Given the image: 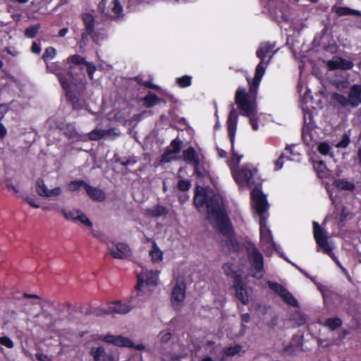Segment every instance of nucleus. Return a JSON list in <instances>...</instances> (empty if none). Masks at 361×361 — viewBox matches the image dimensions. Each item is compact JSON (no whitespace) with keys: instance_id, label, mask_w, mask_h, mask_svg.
Wrapping results in <instances>:
<instances>
[{"instance_id":"10","label":"nucleus","mask_w":361,"mask_h":361,"mask_svg":"<svg viewBox=\"0 0 361 361\" xmlns=\"http://www.w3.org/2000/svg\"><path fill=\"white\" fill-rule=\"evenodd\" d=\"M171 293V302L175 308H179L185 297V285L182 278L175 282Z\"/></svg>"},{"instance_id":"26","label":"nucleus","mask_w":361,"mask_h":361,"mask_svg":"<svg viewBox=\"0 0 361 361\" xmlns=\"http://www.w3.org/2000/svg\"><path fill=\"white\" fill-rule=\"evenodd\" d=\"M314 167L320 178H327L330 175V170L326 167L323 161L314 162Z\"/></svg>"},{"instance_id":"64","label":"nucleus","mask_w":361,"mask_h":361,"mask_svg":"<svg viewBox=\"0 0 361 361\" xmlns=\"http://www.w3.org/2000/svg\"><path fill=\"white\" fill-rule=\"evenodd\" d=\"M218 153L221 157H224L226 155V152L224 150L221 149H218Z\"/></svg>"},{"instance_id":"12","label":"nucleus","mask_w":361,"mask_h":361,"mask_svg":"<svg viewBox=\"0 0 361 361\" xmlns=\"http://www.w3.org/2000/svg\"><path fill=\"white\" fill-rule=\"evenodd\" d=\"M268 284L269 287L273 291L277 293L288 305L293 307H296L298 305L296 299L287 289L283 288L281 285L274 282H269Z\"/></svg>"},{"instance_id":"14","label":"nucleus","mask_w":361,"mask_h":361,"mask_svg":"<svg viewBox=\"0 0 361 361\" xmlns=\"http://www.w3.org/2000/svg\"><path fill=\"white\" fill-rule=\"evenodd\" d=\"M234 287L235 289V295L238 299H239L242 303L247 305L251 298L252 293V289L247 287L241 279L235 281Z\"/></svg>"},{"instance_id":"27","label":"nucleus","mask_w":361,"mask_h":361,"mask_svg":"<svg viewBox=\"0 0 361 361\" xmlns=\"http://www.w3.org/2000/svg\"><path fill=\"white\" fill-rule=\"evenodd\" d=\"M242 351V347L240 345L235 344L233 345H231L226 349L221 348V353H219L221 355L224 356V360L226 357L228 356H233L235 355L239 354Z\"/></svg>"},{"instance_id":"49","label":"nucleus","mask_w":361,"mask_h":361,"mask_svg":"<svg viewBox=\"0 0 361 361\" xmlns=\"http://www.w3.org/2000/svg\"><path fill=\"white\" fill-rule=\"evenodd\" d=\"M191 186L190 181L186 180H180L178 182V189L182 191L188 190Z\"/></svg>"},{"instance_id":"20","label":"nucleus","mask_w":361,"mask_h":361,"mask_svg":"<svg viewBox=\"0 0 361 361\" xmlns=\"http://www.w3.org/2000/svg\"><path fill=\"white\" fill-rule=\"evenodd\" d=\"M90 353L94 361H114V356L108 353L102 346L92 347Z\"/></svg>"},{"instance_id":"6","label":"nucleus","mask_w":361,"mask_h":361,"mask_svg":"<svg viewBox=\"0 0 361 361\" xmlns=\"http://www.w3.org/2000/svg\"><path fill=\"white\" fill-rule=\"evenodd\" d=\"M313 234L315 239L318 251L328 255L341 268L344 269L335 255L333 250L335 246L331 240H329L327 232L317 222L313 223Z\"/></svg>"},{"instance_id":"8","label":"nucleus","mask_w":361,"mask_h":361,"mask_svg":"<svg viewBox=\"0 0 361 361\" xmlns=\"http://www.w3.org/2000/svg\"><path fill=\"white\" fill-rule=\"evenodd\" d=\"M248 254L252 276L257 279H261L264 275V262L262 254L255 245L248 248Z\"/></svg>"},{"instance_id":"37","label":"nucleus","mask_w":361,"mask_h":361,"mask_svg":"<svg viewBox=\"0 0 361 361\" xmlns=\"http://www.w3.org/2000/svg\"><path fill=\"white\" fill-rule=\"evenodd\" d=\"M317 150L322 155H329L331 157H333V153L331 151V147L326 142H320L317 146Z\"/></svg>"},{"instance_id":"13","label":"nucleus","mask_w":361,"mask_h":361,"mask_svg":"<svg viewBox=\"0 0 361 361\" xmlns=\"http://www.w3.org/2000/svg\"><path fill=\"white\" fill-rule=\"evenodd\" d=\"M181 141L177 139L173 140L161 156V162L166 163L178 159Z\"/></svg>"},{"instance_id":"7","label":"nucleus","mask_w":361,"mask_h":361,"mask_svg":"<svg viewBox=\"0 0 361 361\" xmlns=\"http://www.w3.org/2000/svg\"><path fill=\"white\" fill-rule=\"evenodd\" d=\"M159 272L142 270L137 274V284L136 289L138 290V295L142 296L144 293L151 292L152 288L157 284Z\"/></svg>"},{"instance_id":"9","label":"nucleus","mask_w":361,"mask_h":361,"mask_svg":"<svg viewBox=\"0 0 361 361\" xmlns=\"http://www.w3.org/2000/svg\"><path fill=\"white\" fill-rule=\"evenodd\" d=\"M132 309V306L126 303H122L119 301H116L111 302L106 306L102 307L99 314L102 316H105L107 314H123L129 312Z\"/></svg>"},{"instance_id":"61","label":"nucleus","mask_w":361,"mask_h":361,"mask_svg":"<svg viewBox=\"0 0 361 361\" xmlns=\"http://www.w3.org/2000/svg\"><path fill=\"white\" fill-rule=\"evenodd\" d=\"M6 133H7V130L5 128V127L2 124L0 123V137L1 138L4 137L6 135Z\"/></svg>"},{"instance_id":"33","label":"nucleus","mask_w":361,"mask_h":361,"mask_svg":"<svg viewBox=\"0 0 361 361\" xmlns=\"http://www.w3.org/2000/svg\"><path fill=\"white\" fill-rule=\"evenodd\" d=\"M335 12L338 16H348V15H356L360 16L361 13L359 11L350 9L347 7L338 6L335 7Z\"/></svg>"},{"instance_id":"50","label":"nucleus","mask_w":361,"mask_h":361,"mask_svg":"<svg viewBox=\"0 0 361 361\" xmlns=\"http://www.w3.org/2000/svg\"><path fill=\"white\" fill-rule=\"evenodd\" d=\"M285 159H286L285 154H282L280 157L274 162L275 170H280L283 167Z\"/></svg>"},{"instance_id":"60","label":"nucleus","mask_w":361,"mask_h":361,"mask_svg":"<svg viewBox=\"0 0 361 361\" xmlns=\"http://www.w3.org/2000/svg\"><path fill=\"white\" fill-rule=\"evenodd\" d=\"M176 359L174 358V357L173 355H171V354L169 355H163L162 357V361H174Z\"/></svg>"},{"instance_id":"2","label":"nucleus","mask_w":361,"mask_h":361,"mask_svg":"<svg viewBox=\"0 0 361 361\" xmlns=\"http://www.w3.org/2000/svg\"><path fill=\"white\" fill-rule=\"evenodd\" d=\"M194 202L199 211L207 209L210 223L220 232L230 236L232 233L231 223L225 212L223 197L209 188H196Z\"/></svg>"},{"instance_id":"45","label":"nucleus","mask_w":361,"mask_h":361,"mask_svg":"<svg viewBox=\"0 0 361 361\" xmlns=\"http://www.w3.org/2000/svg\"><path fill=\"white\" fill-rule=\"evenodd\" d=\"M350 136L348 134H344L342 140L336 145V147L345 148L350 143Z\"/></svg>"},{"instance_id":"18","label":"nucleus","mask_w":361,"mask_h":361,"mask_svg":"<svg viewBox=\"0 0 361 361\" xmlns=\"http://www.w3.org/2000/svg\"><path fill=\"white\" fill-rule=\"evenodd\" d=\"M328 67L331 71L336 69L349 70L353 66L351 61H347L339 56H334L328 61Z\"/></svg>"},{"instance_id":"52","label":"nucleus","mask_w":361,"mask_h":361,"mask_svg":"<svg viewBox=\"0 0 361 361\" xmlns=\"http://www.w3.org/2000/svg\"><path fill=\"white\" fill-rule=\"evenodd\" d=\"M25 200L30 206L35 208H39L40 207L39 204L33 197H27Z\"/></svg>"},{"instance_id":"32","label":"nucleus","mask_w":361,"mask_h":361,"mask_svg":"<svg viewBox=\"0 0 361 361\" xmlns=\"http://www.w3.org/2000/svg\"><path fill=\"white\" fill-rule=\"evenodd\" d=\"M334 185L341 190H353L355 188L353 183L345 180H336L334 183Z\"/></svg>"},{"instance_id":"3","label":"nucleus","mask_w":361,"mask_h":361,"mask_svg":"<svg viewBox=\"0 0 361 361\" xmlns=\"http://www.w3.org/2000/svg\"><path fill=\"white\" fill-rule=\"evenodd\" d=\"M252 207L255 214L259 219L260 243L262 249L267 253H271L274 250L278 251V247L274 242L271 231L267 225V219L269 216V204L267 197L260 189L255 188L251 192Z\"/></svg>"},{"instance_id":"41","label":"nucleus","mask_w":361,"mask_h":361,"mask_svg":"<svg viewBox=\"0 0 361 361\" xmlns=\"http://www.w3.org/2000/svg\"><path fill=\"white\" fill-rule=\"evenodd\" d=\"M149 214L152 216L158 217L166 214V210L164 207L158 205L149 210Z\"/></svg>"},{"instance_id":"58","label":"nucleus","mask_w":361,"mask_h":361,"mask_svg":"<svg viewBox=\"0 0 361 361\" xmlns=\"http://www.w3.org/2000/svg\"><path fill=\"white\" fill-rule=\"evenodd\" d=\"M8 111V106L5 104L0 105V121L4 118Z\"/></svg>"},{"instance_id":"11","label":"nucleus","mask_w":361,"mask_h":361,"mask_svg":"<svg viewBox=\"0 0 361 361\" xmlns=\"http://www.w3.org/2000/svg\"><path fill=\"white\" fill-rule=\"evenodd\" d=\"M108 250L115 259H124L130 255V247L122 243L111 242L108 243Z\"/></svg>"},{"instance_id":"15","label":"nucleus","mask_w":361,"mask_h":361,"mask_svg":"<svg viewBox=\"0 0 361 361\" xmlns=\"http://www.w3.org/2000/svg\"><path fill=\"white\" fill-rule=\"evenodd\" d=\"M36 192L39 196L43 197H54L61 194V189L59 187H56L49 190L42 180H38L36 182Z\"/></svg>"},{"instance_id":"57","label":"nucleus","mask_w":361,"mask_h":361,"mask_svg":"<svg viewBox=\"0 0 361 361\" xmlns=\"http://www.w3.org/2000/svg\"><path fill=\"white\" fill-rule=\"evenodd\" d=\"M171 338V334L169 332H161L160 334V339L161 341H167Z\"/></svg>"},{"instance_id":"31","label":"nucleus","mask_w":361,"mask_h":361,"mask_svg":"<svg viewBox=\"0 0 361 361\" xmlns=\"http://www.w3.org/2000/svg\"><path fill=\"white\" fill-rule=\"evenodd\" d=\"M82 20L85 23L87 32H88V34H92L94 29V19L93 16L90 14L86 13L82 16Z\"/></svg>"},{"instance_id":"5","label":"nucleus","mask_w":361,"mask_h":361,"mask_svg":"<svg viewBox=\"0 0 361 361\" xmlns=\"http://www.w3.org/2000/svg\"><path fill=\"white\" fill-rule=\"evenodd\" d=\"M241 159L242 156L238 155L233 151L232 158L228 161L235 183L241 188H252L260 185L261 180L258 170L252 164H246L238 167Z\"/></svg>"},{"instance_id":"1","label":"nucleus","mask_w":361,"mask_h":361,"mask_svg":"<svg viewBox=\"0 0 361 361\" xmlns=\"http://www.w3.org/2000/svg\"><path fill=\"white\" fill-rule=\"evenodd\" d=\"M273 47L268 42L262 43L257 51V56L261 59V62L257 66L254 78L250 80L247 78L249 84V92H246L245 89L239 87L235 92V102L240 113L243 116L250 118V122L252 129L257 130L258 126L257 124V112L256 98L258 87L264 75L267 65L264 63V59L267 54L271 51Z\"/></svg>"},{"instance_id":"47","label":"nucleus","mask_w":361,"mask_h":361,"mask_svg":"<svg viewBox=\"0 0 361 361\" xmlns=\"http://www.w3.org/2000/svg\"><path fill=\"white\" fill-rule=\"evenodd\" d=\"M120 135V132L116 129L104 130V137L115 138Z\"/></svg>"},{"instance_id":"23","label":"nucleus","mask_w":361,"mask_h":361,"mask_svg":"<svg viewBox=\"0 0 361 361\" xmlns=\"http://www.w3.org/2000/svg\"><path fill=\"white\" fill-rule=\"evenodd\" d=\"M183 159L188 164L197 166L200 161L198 156L193 147H189L183 152Z\"/></svg>"},{"instance_id":"59","label":"nucleus","mask_w":361,"mask_h":361,"mask_svg":"<svg viewBox=\"0 0 361 361\" xmlns=\"http://www.w3.org/2000/svg\"><path fill=\"white\" fill-rule=\"evenodd\" d=\"M250 316L248 313L242 314L241 321H242L243 324L248 323L250 322Z\"/></svg>"},{"instance_id":"55","label":"nucleus","mask_w":361,"mask_h":361,"mask_svg":"<svg viewBox=\"0 0 361 361\" xmlns=\"http://www.w3.org/2000/svg\"><path fill=\"white\" fill-rule=\"evenodd\" d=\"M35 357L39 361H52L51 357L43 353H38L35 355Z\"/></svg>"},{"instance_id":"21","label":"nucleus","mask_w":361,"mask_h":361,"mask_svg":"<svg viewBox=\"0 0 361 361\" xmlns=\"http://www.w3.org/2000/svg\"><path fill=\"white\" fill-rule=\"evenodd\" d=\"M210 346V349L209 350L210 355H205L202 357L200 361H221L224 360V356L221 355L219 353H221V347L216 345L214 346H212L213 343H208Z\"/></svg>"},{"instance_id":"28","label":"nucleus","mask_w":361,"mask_h":361,"mask_svg":"<svg viewBox=\"0 0 361 361\" xmlns=\"http://www.w3.org/2000/svg\"><path fill=\"white\" fill-rule=\"evenodd\" d=\"M122 13V6L117 0H114L112 2V7L111 10H107L106 16H109L111 18H118Z\"/></svg>"},{"instance_id":"30","label":"nucleus","mask_w":361,"mask_h":361,"mask_svg":"<svg viewBox=\"0 0 361 361\" xmlns=\"http://www.w3.org/2000/svg\"><path fill=\"white\" fill-rule=\"evenodd\" d=\"M283 154H285L286 160L288 159L295 161H299L300 160V154L293 147H286Z\"/></svg>"},{"instance_id":"43","label":"nucleus","mask_w":361,"mask_h":361,"mask_svg":"<svg viewBox=\"0 0 361 361\" xmlns=\"http://www.w3.org/2000/svg\"><path fill=\"white\" fill-rule=\"evenodd\" d=\"M332 97L338 104L342 106H347L348 103L349 102V101L344 95L338 93H334Z\"/></svg>"},{"instance_id":"62","label":"nucleus","mask_w":361,"mask_h":361,"mask_svg":"<svg viewBox=\"0 0 361 361\" xmlns=\"http://www.w3.org/2000/svg\"><path fill=\"white\" fill-rule=\"evenodd\" d=\"M7 187H8V190H12L15 193L19 192L18 188L12 184H8Z\"/></svg>"},{"instance_id":"48","label":"nucleus","mask_w":361,"mask_h":361,"mask_svg":"<svg viewBox=\"0 0 361 361\" xmlns=\"http://www.w3.org/2000/svg\"><path fill=\"white\" fill-rule=\"evenodd\" d=\"M38 30H39L38 25L30 27L26 29L25 35L28 37L32 38L36 35Z\"/></svg>"},{"instance_id":"39","label":"nucleus","mask_w":361,"mask_h":361,"mask_svg":"<svg viewBox=\"0 0 361 361\" xmlns=\"http://www.w3.org/2000/svg\"><path fill=\"white\" fill-rule=\"evenodd\" d=\"M192 82V77L189 75H184L180 78H178L176 79V83L180 87H187L191 85Z\"/></svg>"},{"instance_id":"35","label":"nucleus","mask_w":361,"mask_h":361,"mask_svg":"<svg viewBox=\"0 0 361 361\" xmlns=\"http://www.w3.org/2000/svg\"><path fill=\"white\" fill-rule=\"evenodd\" d=\"M76 223H80L83 226L87 227L88 228H92V221L89 219L87 215L82 212L81 211L77 216Z\"/></svg>"},{"instance_id":"25","label":"nucleus","mask_w":361,"mask_h":361,"mask_svg":"<svg viewBox=\"0 0 361 361\" xmlns=\"http://www.w3.org/2000/svg\"><path fill=\"white\" fill-rule=\"evenodd\" d=\"M85 190L88 195L94 200L102 201L105 199L104 192L97 188H94L90 186L89 185H85Z\"/></svg>"},{"instance_id":"4","label":"nucleus","mask_w":361,"mask_h":361,"mask_svg":"<svg viewBox=\"0 0 361 361\" xmlns=\"http://www.w3.org/2000/svg\"><path fill=\"white\" fill-rule=\"evenodd\" d=\"M85 59L80 55L71 56L67 59L65 63L67 70H66L64 73L59 72V66L58 64L47 63V68L49 71L57 73L60 82L70 99H73L84 88V84L79 82L78 79L74 77L72 73L73 66L71 64L85 63Z\"/></svg>"},{"instance_id":"54","label":"nucleus","mask_w":361,"mask_h":361,"mask_svg":"<svg viewBox=\"0 0 361 361\" xmlns=\"http://www.w3.org/2000/svg\"><path fill=\"white\" fill-rule=\"evenodd\" d=\"M107 4V0H102L99 5V11L106 15V13L107 12V10H109L106 8Z\"/></svg>"},{"instance_id":"38","label":"nucleus","mask_w":361,"mask_h":361,"mask_svg":"<svg viewBox=\"0 0 361 361\" xmlns=\"http://www.w3.org/2000/svg\"><path fill=\"white\" fill-rule=\"evenodd\" d=\"M304 118H305V125L304 126V127L302 128V137H303V140L307 142V144H310V142L312 140L311 136L310 135V131L311 127L310 126V124H307V114L306 113L304 115Z\"/></svg>"},{"instance_id":"22","label":"nucleus","mask_w":361,"mask_h":361,"mask_svg":"<svg viewBox=\"0 0 361 361\" xmlns=\"http://www.w3.org/2000/svg\"><path fill=\"white\" fill-rule=\"evenodd\" d=\"M349 103L353 106H357L361 103V86L354 85L350 90Z\"/></svg>"},{"instance_id":"56","label":"nucleus","mask_w":361,"mask_h":361,"mask_svg":"<svg viewBox=\"0 0 361 361\" xmlns=\"http://www.w3.org/2000/svg\"><path fill=\"white\" fill-rule=\"evenodd\" d=\"M89 35L88 32L87 34L86 33H82V38H81V40L80 42V47L81 48L85 47L87 44V40H88V38H87V35Z\"/></svg>"},{"instance_id":"44","label":"nucleus","mask_w":361,"mask_h":361,"mask_svg":"<svg viewBox=\"0 0 361 361\" xmlns=\"http://www.w3.org/2000/svg\"><path fill=\"white\" fill-rule=\"evenodd\" d=\"M85 185H87L84 181L82 180H73L68 185V189L70 191H76L78 190L81 186H84L85 188Z\"/></svg>"},{"instance_id":"42","label":"nucleus","mask_w":361,"mask_h":361,"mask_svg":"<svg viewBox=\"0 0 361 361\" xmlns=\"http://www.w3.org/2000/svg\"><path fill=\"white\" fill-rule=\"evenodd\" d=\"M56 54V51L53 47H48L46 49L44 54H43V59L44 61L47 63L49 61L53 59Z\"/></svg>"},{"instance_id":"53","label":"nucleus","mask_w":361,"mask_h":361,"mask_svg":"<svg viewBox=\"0 0 361 361\" xmlns=\"http://www.w3.org/2000/svg\"><path fill=\"white\" fill-rule=\"evenodd\" d=\"M31 51L32 53L37 54H39L41 51L40 44L37 42H34L32 43V47H31Z\"/></svg>"},{"instance_id":"46","label":"nucleus","mask_w":361,"mask_h":361,"mask_svg":"<svg viewBox=\"0 0 361 361\" xmlns=\"http://www.w3.org/2000/svg\"><path fill=\"white\" fill-rule=\"evenodd\" d=\"M0 344L8 348H12L14 345L12 340L7 336H0Z\"/></svg>"},{"instance_id":"34","label":"nucleus","mask_w":361,"mask_h":361,"mask_svg":"<svg viewBox=\"0 0 361 361\" xmlns=\"http://www.w3.org/2000/svg\"><path fill=\"white\" fill-rule=\"evenodd\" d=\"M80 210L79 209H65L61 210L62 214L64 218L68 220L76 223V218Z\"/></svg>"},{"instance_id":"17","label":"nucleus","mask_w":361,"mask_h":361,"mask_svg":"<svg viewBox=\"0 0 361 361\" xmlns=\"http://www.w3.org/2000/svg\"><path fill=\"white\" fill-rule=\"evenodd\" d=\"M238 119V116L237 114L236 111L235 109H232V111H231V112L229 114L227 123H228V135L230 137L233 152L234 151L233 143H234L235 134L236 129H237Z\"/></svg>"},{"instance_id":"36","label":"nucleus","mask_w":361,"mask_h":361,"mask_svg":"<svg viewBox=\"0 0 361 361\" xmlns=\"http://www.w3.org/2000/svg\"><path fill=\"white\" fill-rule=\"evenodd\" d=\"M161 100L159 99L154 94H148L144 99V104L147 107H152L157 104L159 103Z\"/></svg>"},{"instance_id":"29","label":"nucleus","mask_w":361,"mask_h":361,"mask_svg":"<svg viewBox=\"0 0 361 361\" xmlns=\"http://www.w3.org/2000/svg\"><path fill=\"white\" fill-rule=\"evenodd\" d=\"M224 272L228 276L235 278V281L239 280L240 274L235 270V267L232 264H226L222 267Z\"/></svg>"},{"instance_id":"40","label":"nucleus","mask_w":361,"mask_h":361,"mask_svg":"<svg viewBox=\"0 0 361 361\" xmlns=\"http://www.w3.org/2000/svg\"><path fill=\"white\" fill-rule=\"evenodd\" d=\"M325 325L331 330H334L341 325V321L339 318L328 319L325 322Z\"/></svg>"},{"instance_id":"63","label":"nucleus","mask_w":361,"mask_h":361,"mask_svg":"<svg viewBox=\"0 0 361 361\" xmlns=\"http://www.w3.org/2000/svg\"><path fill=\"white\" fill-rule=\"evenodd\" d=\"M68 29L66 27H64L59 31V35L60 37H64L68 33Z\"/></svg>"},{"instance_id":"24","label":"nucleus","mask_w":361,"mask_h":361,"mask_svg":"<svg viewBox=\"0 0 361 361\" xmlns=\"http://www.w3.org/2000/svg\"><path fill=\"white\" fill-rule=\"evenodd\" d=\"M149 256L153 264H159L163 260V252L154 241L149 250Z\"/></svg>"},{"instance_id":"19","label":"nucleus","mask_w":361,"mask_h":361,"mask_svg":"<svg viewBox=\"0 0 361 361\" xmlns=\"http://www.w3.org/2000/svg\"><path fill=\"white\" fill-rule=\"evenodd\" d=\"M101 339L106 343H111L117 346L131 347L133 345V343L129 338L122 336H116L111 334H108L102 336Z\"/></svg>"},{"instance_id":"51","label":"nucleus","mask_w":361,"mask_h":361,"mask_svg":"<svg viewBox=\"0 0 361 361\" xmlns=\"http://www.w3.org/2000/svg\"><path fill=\"white\" fill-rule=\"evenodd\" d=\"M85 65L87 66V74L90 78L92 80L93 78L94 73L96 71V67L92 63L90 62H85Z\"/></svg>"},{"instance_id":"16","label":"nucleus","mask_w":361,"mask_h":361,"mask_svg":"<svg viewBox=\"0 0 361 361\" xmlns=\"http://www.w3.org/2000/svg\"><path fill=\"white\" fill-rule=\"evenodd\" d=\"M68 137L70 138L80 140L81 141L98 140L104 137V130L95 128L88 134L83 135H80L75 132L68 135Z\"/></svg>"}]
</instances>
